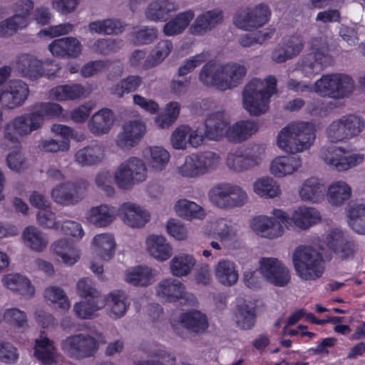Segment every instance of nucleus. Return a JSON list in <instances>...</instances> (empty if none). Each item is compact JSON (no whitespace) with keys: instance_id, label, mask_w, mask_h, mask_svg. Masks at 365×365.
Masks as SVG:
<instances>
[{"instance_id":"1","label":"nucleus","mask_w":365,"mask_h":365,"mask_svg":"<svg viewBox=\"0 0 365 365\" xmlns=\"http://www.w3.org/2000/svg\"><path fill=\"white\" fill-rule=\"evenodd\" d=\"M315 138L313 124L307 122L292 123L280 130L277 138V145L283 151L294 154L309 149Z\"/></svg>"},{"instance_id":"10","label":"nucleus","mask_w":365,"mask_h":365,"mask_svg":"<svg viewBox=\"0 0 365 365\" xmlns=\"http://www.w3.org/2000/svg\"><path fill=\"white\" fill-rule=\"evenodd\" d=\"M147 169L142 160L133 157L122 163L115 174V182L120 189L130 188L135 182L145 180Z\"/></svg>"},{"instance_id":"46","label":"nucleus","mask_w":365,"mask_h":365,"mask_svg":"<svg viewBox=\"0 0 365 365\" xmlns=\"http://www.w3.org/2000/svg\"><path fill=\"white\" fill-rule=\"evenodd\" d=\"M89 30L100 34H118L123 32L124 26L120 20L105 19L91 22L88 25Z\"/></svg>"},{"instance_id":"6","label":"nucleus","mask_w":365,"mask_h":365,"mask_svg":"<svg viewBox=\"0 0 365 365\" xmlns=\"http://www.w3.org/2000/svg\"><path fill=\"white\" fill-rule=\"evenodd\" d=\"M49 66L51 68H44L42 61L34 55L22 53L16 58L15 68L21 76L31 80H36L43 76L52 79L56 77L61 67L58 63H51Z\"/></svg>"},{"instance_id":"50","label":"nucleus","mask_w":365,"mask_h":365,"mask_svg":"<svg viewBox=\"0 0 365 365\" xmlns=\"http://www.w3.org/2000/svg\"><path fill=\"white\" fill-rule=\"evenodd\" d=\"M4 320L17 331L24 332L29 327L26 314L17 308H11L5 310Z\"/></svg>"},{"instance_id":"18","label":"nucleus","mask_w":365,"mask_h":365,"mask_svg":"<svg viewBox=\"0 0 365 365\" xmlns=\"http://www.w3.org/2000/svg\"><path fill=\"white\" fill-rule=\"evenodd\" d=\"M29 95L27 83L21 80H11L3 91L1 106L8 109H14L21 106Z\"/></svg>"},{"instance_id":"53","label":"nucleus","mask_w":365,"mask_h":365,"mask_svg":"<svg viewBox=\"0 0 365 365\" xmlns=\"http://www.w3.org/2000/svg\"><path fill=\"white\" fill-rule=\"evenodd\" d=\"M336 81L335 73L323 75L315 81L316 93L322 97L336 99Z\"/></svg>"},{"instance_id":"44","label":"nucleus","mask_w":365,"mask_h":365,"mask_svg":"<svg viewBox=\"0 0 365 365\" xmlns=\"http://www.w3.org/2000/svg\"><path fill=\"white\" fill-rule=\"evenodd\" d=\"M258 130L257 124L254 121L241 120L230 128V140L240 143L247 140Z\"/></svg>"},{"instance_id":"24","label":"nucleus","mask_w":365,"mask_h":365,"mask_svg":"<svg viewBox=\"0 0 365 365\" xmlns=\"http://www.w3.org/2000/svg\"><path fill=\"white\" fill-rule=\"evenodd\" d=\"M34 355L43 365H52L57 361L54 342L47 337L43 331H41L39 338L35 340Z\"/></svg>"},{"instance_id":"5","label":"nucleus","mask_w":365,"mask_h":365,"mask_svg":"<svg viewBox=\"0 0 365 365\" xmlns=\"http://www.w3.org/2000/svg\"><path fill=\"white\" fill-rule=\"evenodd\" d=\"M38 118L32 110L29 113L16 116L9 121L4 129V140L6 145L14 144L15 148H19V136L30 134L41 127Z\"/></svg>"},{"instance_id":"7","label":"nucleus","mask_w":365,"mask_h":365,"mask_svg":"<svg viewBox=\"0 0 365 365\" xmlns=\"http://www.w3.org/2000/svg\"><path fill=\"white\" fill-rule=\"evenodd\" d=\"M205 136L198 133L197 130L189 132L188 143L193 148H197L203 143L204 138L208 140H219L224 135H228L227 122L225 120L223 112L211 113L206 119Z\"/></svg>"},{"instance_id":"36","label":"nucleus","mask_w":365,"mask_h":365,"mask_svg":"<svg viewBox=\"0 0 365 365\" xmlns=\"http://www.w3.org/2000/svg\"><path fill=\"white\" fill-rule=\"evenodd\" d=\"M93 244L97 255L103 260L110 259L115 252V242L110 234H100L94 237Z\"/></svg>"},{"instance_id":"15","label":"nucleus","mask_w":365,"mask_h":365,"mask_svg":"<svg viewBox=\"0 0 365 365\" xmlns=\"http://www.w3.org/2000/svg\"><path fill=\"white\" fill-rule=\"evenodd\" d=\"M88 182L86 180L68 182L56 186L51 191L53 200L63 206L74 205L85 196Z\"/></svg>"},{"instance_id":"51","label":"nucleus","mask_w":365,"mask_h":365,"mask_svg":"<svg viewBox=\"0 0 365 365\" xmlns=\"http://www.w3.org/2000/svg\"><path fill=\"white\" fill-rule=\"evenodd\" d=\"M175 209L180 217L186 219H200L204 216L203 210L200 205L185 199L178 200Z\"/></svg>"},{"instance_id":"45","label":"nucleus","mask_w":365,"mask_h":365,"mask_svg":"<svg viewBox=\"0 0 365 365\" xmlns=\"http://www.w3.org/2000/svg\"><path fill=\"white\" fill-rule=\"evenodd\" d=\"M103 158V150L98 145L85 147L78 150L75 155L76 161L81 165L97 164L102 160Z\"/></svg>"},{"instance_id":"60","label":"nucleus","mask_w":365,"mask_h":365,"mask_svg":"<svg viewBox=\"0 0 365 365\" xmlns=\"http://www.w3.org/2000/svg\"><path fill=\"white\" fill-rule=\"evenodd\" d=\"M181 175L187 178H195L203 175L198 155H191L185 158L183 165L179 168Z\"/></svg>"},{"instance_id":"56","label":"nucleus","mask_w":365,"mask_h":365,"mask_svg":"<svg viewBox=\"0 0 365 365\" xmlns=\"http://www.w3.org/2000/svg\"><path fill=\"white\" fill-rule=\"evenodd\" d=\"M33 111L36 117H38V122L41 126L45 117L60 116L63 112V108L59 104L55 103H39L34 106Z\"/></svg>"},{"instance_id":"37","label":"nucleus","mask_w":365,"mask_h":365,"mask_svg":"<svg viewBox=\"0 0 365 365\" xmlns=\"http://www.w3.org/2000/svg\"><path fill=\"white\" fill-rule=\"evenodd\" d=\"M52 248L56 255L67 265L74 264L79 259L78 251L73 243L67 239H61L55 242Z\"/></svg>"},{"instance_id":"38","label":"nucleus","mask_w":365,"mask_h":365,"mask_svg":"<svg viewBox=\"0 0 365 365\" xmlns=\"http://www.w3.org/2000/svg\"><path fill=\"white\" fill-rule=\"evenodd\" d=\"M22 237L26 246L34 251L41 252L47 247L48 240L46 236L36 227H26Z\"/></svg>"},{"instance_id":"16","label":"nucleus","mask_w":365,"mask_h":365,"mask_svg":"<svg viewBox=\"0 0 365 365\" xmlns=\"http://www.w3.org/2000/svg\"><path fill=\"white\" fill-rule=\"evenodd\" d=\"M259 272L269 283L277 287H285L290 281L288 268L277 258L262 257Z\"/></svg>"},{"instance_id":"21","label":"nucleus","mask_w":365,"mask_h":365,"mask_svg":"<svg viewBox=\"0 0 365 365\" xmlns=\"http://www.w3.org/2000/svg\"><path fill=\"white\" fill-rule=\"evenodd\" d=\"M256 320L255 307L243 299H237L233 309V324L240 330H250L255 327Z\"/></svg>"},{"instance_id":"57","label":"nucleus","mask_w":365,"mask_h":365,"mask_svg":"<svg viewBox=\"0 0 365 365\" xmlns=\"http://www.w3.org/2000/svg\"><path fill=\"white\" fill-rule=\"evenodd\" d=\"M147 356L158 358V360L140 361L135 365H174L176 361V358L174 355L160 348H155L150 351L147 354Z\"/></svg>"},{"instance_id":"39","label":"nucleus","mask_w":365,"mask_h":365,"mask_svg":"<svg viewBox=\"0 0 365 365\" xmlns=\"http://www.w3.org/2000/svg\"><path fill=\"white\" fill-rule=\"evenodd\" d=\"M328 64L329 62L322 58L307 54L299 62L298 69L304 77L312 78L322 71Z\"/></svg>"},{"instance_id":"63","label":"nucleus","mask_w":365,"mask_h":365,"mask_svg":"<svg viewBox=\"0 0 365 365\" xmlns=\"http://www.w3.org/2000/svg\"><path fill=\"white\" fill-rule=\"evenodd\" d=\"M150 160L149 163L150 166L156 170H162L167 165L169 159V153L161 147H153L150 148Z\"/></svg>"},{"instance_id":"35","label":"nucleus","mask_w":365,"mask_h":365,"mask_svg":"<svg viewBox=\"0 0 365 365\" xmlns=\"http://www.w3.org/2000/svg\"><path fill=\"white\" fill-rule=\"evenodd\" d=\"M194 16V11L190 9L179 13L165 24V35L170 36L181 34L188 26Z\"/></svg>"},{"instance_id":"29","label":"nucleus","mask_w":365,"mask_h":365,"mask_svg":"<svg viewBox=\"0 0 365 365\" xmlns=\"http://www.w3.org/2000/svg\"><path fill=\"white\" fill-rule=\"evenodd\" d=\"M4 284L10 290L26 298L34 296L35 289L31 281L20 274H10L2 279Z\"/></svg>"},{"instance_id":"26","label":"nucleus","mask_w":365,"mask_h":365,"mask_svg":"<svg viewBox=\"0 0 365 365\" xmlns=\"http://www.w3.org/2000/svg\"><path fill=\"white\" fill-rule=\"evenodd\" d=\"M302 166L300 158L292 155L276 157L270 163V173L277 178L292 175Z\"/></svg>"},{"instance_id":"4","label":"nucleus","mask_w":365,"mask_h":365,"mask_svg":"<svg viewBox=\"0 0 365 365\" xmlns=\"http://www.w3.org/2000/svg\"><path fill=\"white\" fill-rule=\"evenodd\" d=\"M365 128L359 115L346 114L333 120L326 129L328 140L332 143H342L358 136Z\"/></svg>"},{"instance_id":"33","label":"nucleus","mask_w":365,"mask_h":365,"mask_svg":"<svg viewBox=\"0 0 365 365\" xmlns=\"http://www.w3.org/2000/svg\"><path fill=\"white\" fill-rule=\"evenodd\" d=\"M146 245L150 255L160 261L167 260L171 256L172 247L163 236L154 235L148 236Z\"/></svg>"},{"instance_id":"62","label":"nucleus","mask_w":365,"mask_h":365,"mask_svg":"<svg viewBox=\"0 0 365 365\" xmlns=\"http://www.w3.org/2000/svg\"><path fill=\"white\" fill-rule=\"evenodd\" d=\"M209 197L211 202L220 208L228 206V184H219L210 190Z\"/></svg>"},{"instance_id":"27","label":"nucleus","mask_w":365,"mask_h":365,"mask_svg":"<svg viewBox=\"0 0 365 365\" xmlns=\"http://www.w3.org/2000/svg\"><path fill=\"white\" fill-rule=\"evenodd\" d=\"M222 19V11L220 9L207 11L196 18L190 29V31L194 35L203 34L220 24Z\"/></svg>"},{"instance_id":"19","label":"nucleus","mask_w":365,"mask_h":365,"mask_svg":"<svg viewBox=\"0 0 365 365\" xmlns=\"http://www.w3.org/2000/svg\"><path fill=\"white\" fill-rule=\"evenodd\" d=\"M146 128L140 120H130L123 125L115 143L121 149H130L138 143L145 134Z\"/></svg>"},{"instance_id":"32","label":"nucleus","mask_w":365,"mask_h":365,"mask_svg":"<svg viewBox=\"0 0 365 365\" xmlns=\"http://www.w3.org/2000/svg\"><path fill=\"white\" fill-rule=\"evenodd\" d=\"M85 88L79 83L57 86L49 91V96L58 101H74L85 96Z\"/></svg>"},{"instance_id":"31","label":"nucleus","mask_w":365,"mask_h":365,"mask_svg":"<svg viewBox=\"0 0 365 365\" xmlns=\"http://www.w3.org/2000/svg\"><path fill=\"white\" fill-rule=\"evenodd\" d=\"M125 280L135 287H148L154 282L153 270L143 265L130 267L125 272Z\"/></svg>"},{"instance_id":"13","label":"nucleus","mask_w":365,"mask_h":365,"mask_svg":"<svg viewBox=\"0 0 365 365\" xmlns=\"http://www.w3.org/2000/svg\"><path fill=\"white\" fill-rule=\"evenodd\" d=\"M270 14L269 6L259 4L254 8H247L238 12L233 18V24L239 29L250 31L265 24Z\"/></svg>"},{"instance_id":"42","label":"nucleus","mask_w":365,"mask_h":365,"mask_svg":"<svg viewBox=\"0 0 365 365\" xmlns=\"http://www.w3.org/2000/svg\"><path fill=\"white\" fill-rule=\"evenodd\" d=\"M180 319L185 328L195 333L203 332L208 327L206 315L199 311L183 313Z\"/></svg>"},{"instance_id":"41","label":"nucleus","mask_w":365,"mask_h":365,"mask_svg":"<svg viewBox=\"0 0 365 365\" xmlns=\"http://www.w3.org/2000/svg\"><path fill=\"white\" fill-rule=\"evenodd\" d=\"M349 226L356 233L365 235V206L361 204L350 205L347 209Z\"/></svg>"},{"instance_id":"30","label":"nucleus","mask_w":365,"mask_h":365,"mask_svg":"<svg viewBox=\"0 0 365 365\" xmlns=\"http://www.w3.org/2000/svg\"><path fill=\"white\" fill-rule=\"evenodd\" d=\"M113 124V113L110 109L103 108L96 113L88 122L90 131L100 135L107 133Z\"/></svg>"},{"instance_id":"28","label":"nucleus","mask_w":365,"mask_h":365,"mask_svg":"<svg viewBox=\"0 0 365 365\" xmlns=\"http://www.w3.org/2000/svg\"><path fill=\"white\" fill-rule=\"evenodd\" d=\"M178 8V5L170 0H155L147 7L145 15L152 21H165Z\"/></svg>"},{"instance_id":"22","label":"nucleus","mask_w":365,"mask_h":365,"mask_svg":"<svg viewBox=\"0 0 365 365\" xmlns=\"http://www.w3.org/2000/svg\"><path fill=\"white\" fill-rule=\"evenodd\" d=\"M118 215L122 220L131 227H141L150 220L149 212L130 202L122 204Z\"/></svg>"},{"instance_id":"49","label":"nucleus","mask_w":365,"mask_h":365,"mask_svg":"<svg viewBox=\"0 0 365 365\" xmlns=\"http://www.w3.org/2000/svg\"><path fill=\"white\" fill-rule=\"evenodd\" d=\"M85 299V302L76 303L73 307L75 314L81 319L91 318L95 312L105 305V301L101 298Z\"/></svg>"},{"instance_id":"3","label":"nucleus","mask_w":365,"mask_h":365,"mask_svg":"<svg viewBox=\"0 0 365 365\" xmlns=\"http://www.w3.org/2000/svg\"><path fill=\"white\" fill-rule=\"evenodd\" d=\"M297 275L304 280H314L324 272V260L321 253L308 246H299L292 255Z\"/></svg>"},{"instance_id":"34","label":"nucleus","mask_w":365,"mask_h":365,"mask_svg":"<svg viewBox=\"0 0 365 365\" xmlns=\"http://www.w3.org/2000/svg\"><path fill=\"white\" fill-rule=\"evenodd\" d=\"M325 187L317 178H309L302 184L299 193L304 201L317 202L324 196Z\"/></svg>"},{"instance_id":"48","label":"nucleus","mask_w":365,"mask_h":365,"mask_svg":"<svg viewBox=\"0 0 365 365\" xmlns=\"http://www.w3.org/2000/svg\"><path fill=\"white\" fill-rule=\"evenodd\" d=\"M173 48V45L171 41H160L150 55L147 58L145 66L146 68H151L157 66L170 54Z\"/></svg>"},{"instance_id":"23","label":"nucleus","mask_w":365,"mask_h":365,"mask_svg":"<svg viewBox=\"0 0 365 365\" xmlns=\"http://www.w3.org/2000/svg\"><path fill=\"white\" fill-rule=\"evenodd\" d=\"M48 48L54 56L76 58L81 53L82 46L76 38L63 37L53 40Z\"/></svg>"},{"instance_id":"8","label":"nucleus","mask_w":365,"mask_h":365,"mask_svg":"<svg viewBox=\"0 0 365 365\" xmlns=\"http://www.w3.org/2000/svg\"><path fill=\"white\" fill-rule=\"evenodd\" d=\"M61 347L70 358L82 359L93 356L98 349V343L89 334H78L63 339Z\"/></svg>"},{"instance_id":"58","label":"nucleus","mask_w":365,"mask_h":365,"mask_svg":"<svg viewBox=\"0 0 365 365\" xmlns=\"http://www.w3.org/2000/svg\"><path fill=\"white\" fill-rule=\"evenodd\" d=\"M336 88V99H341L349 96L355 89V83L353 78L345 73H335Z\"/></svg>"},{"instance_id":"61","label":"nucleus","mask_w":365,"mask_h":365,"mask_svg":"<svg viewBox=\"0 0 365 365\" xmlns=\"http://www.w3.org/2000/svg\"><path fill=\"white\" fill-rule=\"evenodd\" d=\"M113 220V217L110 213L108 206L101 205L91 209L90 221L96 226L100 227H106L111 223Z\"/></svg>"},{"instance_id":"40","label":"nucleus","mask_w":365,"mask_h":365,"mask_svg":"<svg viewBox=\"0 0 365 365\" xmlns=\"http://www.w3.org/2000/svg\"><path fill=\"white\" fill-rule=\"evenodd\" d=\"M143 83V78L137 75H130L122 78L110 88V93L119 98L138 91Z\"/></svg>"},{"instance_id":"14","label":"nucleus","mask_w":365,"mask_h":365,"mask_svg":"<svg viewBox=\"0 0 365 365\" xmlns=\"http://www.w3.org/2000/svg\"><path fill=\"white\" fill-rule=\"evenodd\" d=\"M274 215L287 228L292 223L302 230H307L318 222L321 216L318 210L313 207H301L295 210L289 217L286 212L281 210H274Z\"/></svg>"},{"instance_id":"55","label":"nucleus","mask_w":365,"mask_h":365,"mask_svg":"<svg viewBox=\"0 0 365 365\" xmlns=\"http://www.w3.org/2000/svg\"><path fill=\"white\" fill-rule=\"evenodd\" d=\"M103 300L105 302L110 303L111 313L115 318L123 316L129 307V304L125 302V293L120 290H114Z\"/></svg>"},{"instance_id":"9","label":"nucleus","mask_w":365,"mask_h":365,"mask_svg":"<svg viewBox=\"0 0 365 365\" xmlns=\"http://www.w3.org/2000/svg\"><path fill=\"white\" fill-rule=\"evenodd\" d=\"M349 150L344 147L335 145L323 146L319 152L321 159L329 166L337 171H345L362 163L364 155L354 153L347 156Z\"/></svg>"},{"instance_id":"2","label":"nucleus","mask_w":365,"mask_h":365,"mask_svg":"<svg viewBox=\"0 0 365 365\" xmlns=\"http://www.w3.org/2000/svg\"><path fill=\"white\" fill-rule=\"evenodd\" d=\"M276 78L269 76L264 81L255 78L245 86L243 105L250 115H259L267 111L269 98L276 93Z\"/></svg>"},{"instance_id":"52","label":"nucleus","mask_w":365,"mask_h":365,"mask_svg":"<svg viewBox=\"0 0 365 365\" xmlns=\"http://www.w3.org/2000/svg\"><path fill=\"white\" fill-rule=\"evenodd\" d=\"M195 259L188 255L175 256L170 264L171 273L176 277L187 276L194 267Z\"/></svg>"},{"instance_id":"54","label":"nucleus","mask_w":365,"mask_h":365,"mask_svg":"<svg viewBox=\"0 0 365 365\" xmlns=\"http://www.w3.org/2000/svg\"><path fill=\"white\" fill-rule=\"evenodd\" d=\"M310 53L309 54L316 58L329 62L330 61L329 48L327 38L324 35L312 37L309 43Z\"/></svg>"},{"instance_id":"17","label":"nucleus","mask_w":365,"mask_h":365,"mask_svg":"<svg viewBox=\"0 0 365 365\" xmlns=\"http://www.w3.org/2000/svg\"><path fill=\"white\" fill-rule=\"evenodd\" d=\"M199 78L207 86L226 91L228 89V65H220L215 61H209L202 68Z\"/></svg>"},{"instance_id":"12","label":"nucleus","mask_w":365,"mask_h":365,"mask_svg":"<svg viewBox=\"0 0 365 365\" xmlns=\"http://www.w3.org/2000/svg\"><path fill=\"white\" fill-rule=\"evenodd\" d=\"M34 9L32 0L18 1L14 8L15 14L11 17L0 22V37H8L29 24V16Z\"/></svg>"},{"instance_id":"25","label":"nucleus","mask_w":365,"mask_h":365,"mask_svg":"<svg viewBox=\"0 0 365 365\" xmlns=\"http://www.w3.org/2000/svg\"><path fill=\"white\" fill-rule=\"evenodd\" d=\"M160 299L168 302H175L185 295L184 284L177 279H166L160 281L156 288Z\"/></svg>"},{"instance_id":"11","label":"nucleus","mask_w":365,"mask_h":365,"mask_svg":"<svg viewBox=\"0 0 365 365\" xmlns=\"http://www.w3.org/2000/svg\"><path fill=\"white\" fill-rule=\"evenodd\" d=\"M328 248L341 260L354 259L358 246L342 230L333 228L329 230L326 240Z\"/></svg>"},{"instance_id":"47","label":"nucleus","mask_w":365,"mask_h":365,"mask_svg":"<svg viewBox=\"0 0 365 365\" xmlns=\"http://www.w3.org/2000/svg\"><path fill=\"white\" fill-rule=\"evenodd\" d=\"M351 194V189L346 182L337 181L329 187L328 200L331 205L339 206L347 200Z\"/></svg>"},{"instance_id":"43","label":"nucleus","mask_w":365,"mask_h":365,"mask_svg":"<svg viewBox=\"0 0 365 365\" xmlns=\"http://www.w3.org/2000/svg\"><path fill=\"white\" fill-rule=\"evenodd\" d=\"M255 192L264 198H274L280 195L281 190L277 182L270 177L258 178L253 184Z\"/></svg>"},{"instance_id":"64","label":"nucleus","mask_w":365,"mask_h":365,"mask_svg":"<svg viewBox=\"0 0 365 365\" xmlns=\"http://www.w3.org/2000/svg\"><path fill=\"white\" fill-rule=\"evenodd\" d=\"M157 37V30L148 27H143L132 34V41L135 45L150 43Z\"/></svg>"},{"instance_id":"20","label":"nucleus","mask_w":365,"mask_h":365,"mask_svg":"<svg viewBox=\"0 0 365 365\" xmlns=\"http://www.w3.org/2000/svg\"><path fill=\"white\" fill-rule=\"evenodd\" d=\"M274 217L267 216H258L251 221L252 230L259 236L268 239L277 238L282 235L284 227L282 222L274 215Z\"/></svg>"},{"instance_id":"59","label":"nucleus","mask_w":365,"mask_h":365,"mask_svg":"<svg viewBox=\"0 0 365 365\" xmlns=\"http://www.w3.org/2000/svg\"><path fill=\"white\" fill-rule=\"evenodd\" d=\"M46 300L53 304H57L58 307L63 311H66L70 307L69 300L64 291L58 287H50L45 289L43 293Z\"/></svg>"}]
</instances>
